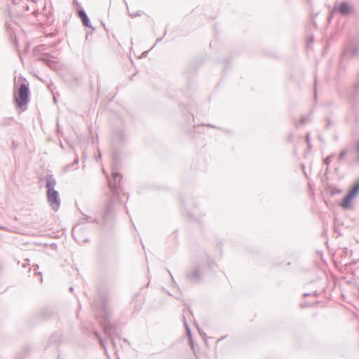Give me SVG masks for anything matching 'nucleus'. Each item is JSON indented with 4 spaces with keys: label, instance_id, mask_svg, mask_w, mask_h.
<instances>
[{
    "label": "nucleus",
    "instance_id": "a211bd4d",
    "mask_svg": "<svg viewBox=\"0 0 359 359\" xmlns=\"http://www.w3.org/2000/svg\"><path fill=\"white\" fill-rule=\"evenodd\" d=\"M351 53L352 55H359V45L353 46L351 49Z\"/></svg>",
    "mask_w": 359,
    "mask_h": 359
},
{
    "label": "nucleus",
    "instance_id": "bb28decb",
    "mask_svg": "<svg viewBox=\"0 0 359 359\" xmlns=\"http://www.w3.org/2000/svg\"><path fill=\"white\" fill-rule=\"evenodd\" d=\"M354 88L355 89V91H358L359 90V84L358 83H355L354 85Z\"/></svg>",
    "mask_w": 359,
    "mask_h": 359
},
{
    "label": "nucleus",
    "instance_id": "f704fd0d",
    "mask_svg": "<svg viewBox=\"0 0 359 359\" xmlns=\"http://www.w3.org/2000/svg\"><path fill=\"white\" fill-rule=\"evenodd\" d=\"M301 306H302V307H306V304L305 303H303V304H302V305H301Z\"/></svg>",
    "mask_w": 359,
    "mask_h": 359
},
{
    "label": "nucleus",
    "instance_id": "ea45409f",
    "mask_svg": "<svg viewBox=\"0 0 359 359\" xmlns=\"http://www.w3.org/2000/svg\"><path fill=\"white\" fill-rule=\"evenodd\" d=\"M198 332H200V334L202 335V332H201V330L199 328H198Z\"/></svg>",
    "mask_w": 359,
    "mask_h": 359
},
{
    "label": "nucleus",
    "instance_id": "423d86ee",
    "mask_svg": "<svg viewBox=\"0 0 359 359\" xmlns=\"http://www.w3.org/2000/svg\"><path fill=\"white\" fill-rule=\"evenodd\" d=\"M333 10L344 16L353 14L355 11L354 7L347 1H341L338 5H335Z\"/></svg>",
    "mask_w": 359,
    "mask_h": 359
},
{
    "label": "nucleus",
    "instance_id": "ddd939ff",
    "mask_svg": "<svg viewBox=\"0 0 359 359\" xmlns=\"http://www.w3.org/2000/svg\"><path fill=\"white\" fill-rule=\"evenodd\" d=\"M311 121V114H306L302 116L300 119V123L302 125H304L306 123H309Z\"/></svg>",
    "mask_w": 359,
    "mask_h": 359
},
{
    "label": "nucleus",
    "instance_id": "b1692460",
    "mask_svg": "<svg viewBox=\"0 0 359 359\" xmlns=\"http://www.w3.org/2000/svg\"><path fill=\"white\" fill-rule=\"evenodd\" d=\"M130 15L131 17L134 18V17H136V16H140V15H141V14H140L139 12H137V13H130Z\"/></svg>",
    "mask_w": 359,
    "mask_h": 359
},
{
    "label": "nucleus",
    "instance_id": "c756f323",
    "mask_svg": "<svg viewBox=\"0 0 359 359\" xmlns=\"http://www.w3.org/2000/svg\"><path fill=\"white\" fill-rule=\"evenodd\" d=\"M340 192H341V191H340V190H338V189H334V190L332 191V194H336V193H340Z\"/></svg>",
    "mask_w": 359,
    "mask_h": 359
},
{
    "label": "nucleus",
    "instance_id": "a19ab883",
    "mask_svg": "<svg viewBox=\"0 0 359 359\" xmlns=\"http://www.w3.org/2000/svg\"><path fill=\"white\" fill-rule=\"evenodd\" d=\"M14 4H16V0H11Z\"/></svg>",
    "mask_w": 359,
    "mask_h": 359
},
{
    "label": "nucleus",
    "instance_id": "79ce46f5",
    "mask_svg": "<svg viewBox=\"0 0 359 359\" xmlns=\"http://www.w3.org/2000/svg\"><path fill=\"white\" fill-rule=\"evenodd\" d=\"M161 40V39H158L156 40V42H158V41H160Z\"/></svg>",
    "mask_w": 359,
    "mask_h": 359
},
{
    "label": "nucleus",
    "instance_id": "c85d7f7f",
    "mask_svg": "<svg viewBox=\"0 0 359 359\" xmlns=\"http://www.w3.org/2000/svg\"><path fill=\"white\" fill-rule=\"evenodd\" d=\"M187 215L190 217V218H194V215L191 213H189V212H187Z\"/></svg>",
    "mask_w": 359,
    "mask_h": 359
},
{
    "label": "nucleus",
    "instance_id": "e433bc0d",
    "mask_svg": "<svg viewBox=\"0 0 359 359\" xmlns=\"http://www.w3.org/2000/svg\"><path fill=\"white\" fill-rule=\"evenodd\" d=\"M97 157H98L99 158H101V154H100V153H99V154H98Z\"/></svg>",
    "mask_w": 359,
    "mask_h": 359
},
{
    "label": "nucleus",
    "instance_id": "f8f14e48",
    "mask_svg": "<svg viewBox=\"0 0 359 359\" xmlns=\"http://www.w3.org/2000/svg\"><path fill=\"white\" fill-rule=\"evenodd\" d=\"M183 323H184V325L185 327V329H186V331H187V333L188 334V336L189 337V341L190 343H192V334H191V328L187 321V319H186V317L185 316H183Z\"/></svg>",
    "mask_w": 359,
    "mask_h": 359
},
{
    "label": "nucleus",
    "instance_id": "7ed1b4c3",
    "mask_svg": "<svg viewBox=\"0 0 359 359\" xmlns=\"http://www.w3.org/2000/svg\"><path fill=\"white\" fill-rule=\"evenodd\" d=\"M29 84L21 83L16 93H14V99L16 105L19 108L26 106L29 102Z\"/></svg>",
    "mask_w": 359,
    "mask_h": 359
},
{
    "label": "nucleus",
    "instance_id": "6e6552de",
    "mask_svg": "<svg viewBox=\"0 0 359 359\" xmlns=\"http://www.w3.org/2000/svg\"><path fill=\"white\" fill-rule=\"evenodd\" d=\"M126 142V135L123 129L120 128L115 130L111 136V145L116 149L119 144Z\"/></svg>",
    "mask_w": 359,
    "mask_h": 359
},
{
    "label": "nucleus",
    "instance_id": "9b49d317",
    "mask_svg": "<svg viewBox=\"0 0 359 359\" xmlns=\"http://www.w3.org/2000/svg\"><path fill=\"white\" fill-rule=\"evenodd\" d=\"M341 210L346 211L354 208L355 203H336Z\"/></svg>",
    "mask_w": 359,
    "mask_h": 359
},
{
    "label": "nucleus",
    "instance_id": "20e7f679",
    "mask_svg": "<svg viewBox=\"0 0 359 359\" xmlns=\"http://www.w3.org/2000/svg\"><path fill=\"white\" fill-rule=\"evenodd\" d=\"M46 188L47 189L48 202H60L59 193L55 189L56 181L53 175H46L45 177Z\"/></svg>",
    "mask_w": 359,
    "mask_h": 359
},
{
    "label": "nucleus",
    "instance_id": "1a4fd4ad",
    "mask_svg": "<svg viewBox=\"0 0 359 359\" xmlns=\"http://www.w3.org/2000/svg\"><path fill=\"white\" fill-rule=\"evenodd\" d=\"M359 193V180L353 186L348 193L343 197L341 202H351Z\"/></svg>",
    "mask_w": 359,
    "mask_h": 359
},
{
    "label": "nucleus",
    "instance_id": "58836bf2",
    "mask_svg": "<svg viewBox=\"0 0 359 359\" xmlns=\"http://www.w3.org/2000/svg\"><path fill=\"white\" fill-rule=\"evenodd\" d=\"M83 241H84V242H87V241H88V239H87V238H84Z\"/></svg>",
    "mask_w": 359,
    "mask_h": 359
},
{
    "label": "nucleus",
    "instance_id": "c03bdc74",
    "mask_svg": "<svg viewBox=\"0 0 359 359\" xmlns=\"http://www.w3.org/2000/svg\"><path fill=\"white\" fill-rule=\"evenodd\" d=\"M26 264H22V266L23 267H25Z\"/></svg>",
    "mask_w": 359,
    "mask_h": 359
},
{
    "label": "nucleus",
    "instance_id": "473e14b6",
    "mask_svg": "<svg viewBox=\"0 0 359 359\" xmlns=\"http://www.w3.org/2000/svg\"><path fill=\"white\" fill-rule=\"evenodd\" d=\"M311 293H304V296L306 297V296H309V295H311Z\"/></svg>",
    "mask_w": 359,
    "mask_h": 359
},
{
    "label": "nucleus",
    "instance_id": "0eeeda50",
    "mask_svg": "<svg viewBox=\"0 0 359 359\" xmlns=\"http://www.w3.org/2000/svg\"><path fill=\"white\" fill-rule=\"evenodd\" d=\"M112 179L108 181L109 187L113 195L118 194L119 189V182L122 180V175L118 172L114 171L111 175Z\"/></svg>",
    "mask_w": 359,
    "mask_h": 359
},
{
    "label": "nucleus",
    "instance_id": "aec40b11",
    "mask_svg": "<svg viewBox=\"0 0 359 359\" xmlns=\"http://www.w3.org/2000/svg\"><path fill=\"white\" fill-rule=\"evenodd\" d=\"M306 142H307V144H308V147L309 148H311V144H310V133H308L306 135Z\"/></svg>",
    "mask_w": 359,
    "mask_h": 359
},
{
    "label": "nucleus",
    "instance_id": "37998d69",
    "mask_svg": "<svg viewBox=\"0 0 359 359\" xmlns=\"http://www.w3.org/2000/svg\"><path fill=\"white\" fill-rule=\"evenodd\" d=\"M310 39H311V41H313V36H311Z\"/></svg>",
    "mask_w": 359,
    "mask_h": 359
},
{
    "label": "nucleus",
    "instance_id": "412c9836",
    "mask_svg": "<svg viewBox=\"0 0 359 359\" xmlns=\"http://www.w3.org/2000/svg\"><path fill=\"white\" fill-rule=\"evenodd\" d=\"M331 162V156H328L327 157L325 160H324V163L326 165H329Z\"/></svg>",
    "mask_w": 359,
    "mask_h": 359
},
{
    "label": "nucleus",
    "instance_id": "4468645a",
    "mask_svg": "<svg viewBox=\"0 0 359 359\" xmlns=\"http://www.w3.org/2000/svg\"><path fill=\"white\" fill-rule=\"evenodd\" d=\"M80 231H81L80 229L77 228V227H74L72 229V234L74 236L76 241H78V242H81V241L80 238H79V234L81 233Z\"/></svg>",
    "mask_w": 359,
    "mask_h": 359
},
{
    "label": "nucleus",
    "instance_id": "f257e3e1",
    "mask_svg": "<svg viewBox=\"0 0 359 359\" xmlns=\"http://www.w3.org/2000/svg\"><path fill=\"white\" fill-rule=\"evenodd\" d=\"M99 303V308L102 314L103 321L101 323L103 328L104 334L109 337L110 339L111 344L113 346H115L114 338V336L116 334V330L114 327H113L110 324V316H111V310L109 306V297H102L100 299Z\"/></svg>",
    "mask_w": 359,
    "mask_h": 359
},
{
    "label": "nucleus",
    "instance_id": "f3484780",
    "mask_svg": "<svg viewBox=\"0 0 359 359\" xmlns=\"http://www.w3.org/2000/svg\"><path fill=\"white\" fill-rule=\"evenodd\" d=\"M136 300H137V302H140V305L135 306V309L136 310H139V309H140V308H139V307H140V306L142 305V297H141V296H140V295H137V296H135V297L134 298L133 302H135V301H136Z\"/></svg>",
    "mask_w": 359,
    "mask_h": 359
},
{
    "label": "nucleus",
    "instance_id": "4be33fe9",
    "mask_svg": "<svg viewBox=\"0 0 359 359\" xmlns=\"http://www.w3.org/2000/svg\"><path fill=\"white\" fill-rule=\"evenodd\" d=\"M314 100H317V92H316V79L315 80V85H314Z\"/></svg>",
    "mask_w": 359,
    "mask_h": 359
},
{
    "label": "nucleus",
    "instance_id": "72a5a7b5",
    "mask_svg": "<svg viewBox=\"0 0 359 359\" xmlns=\"http://www.w3.org/2000/svg\"><path fill=\"white\" fill-rule=\"evenodd\" d=\"M313 295H315V296H316V295L318 294L317 291H314V292H313Z\"/></svg>",
    "mask_w": 359,
    "mask_h": 359
},
{
    "label": "nucleus",
    "instance_id": "39448f33",
    "mask_svg": "<svg viewBox=\"0 0 359 359\" xmlns=\"http://www.w3.org/2000/svg\"><path fill=\"white\" fill-rule=\"evenodd\" d=\"M114 217V208L113 203H108L104 212L101 215V218H97V222L100 224H107L113 221Z\"/></svg>",
    "mask_w": 359,
    "mask_h": 359
},
{
    "label": "nucleus",
    "instance_id": "393cba45",
    "mask_svg": "<svg viewBox=\"0 0 359 359\" xmlns=\"http://www.w3.org/2000/svg\"><path fill=\"white\" fill-rule=\"evenodd\" d=\"M168 271L169 274H170V276H171V279H172V284H176V282L175 281L174 278H173V276H172V275L171 272H170L169 270H168Z\"/></svg>",
    "mask_w": 359,
    "mask_h": 359
},
{
    "label": "nucleus",
    "instance_id": "6ab92c4d",
    "mask_svg": "<svg viewBox=\"0 0 359 359\" xmlns=\"http://www.w3.org/2000/svg\"><path fill=\"white\" fill-rule=\"evenodd\" d=\"M50 205L54 212H57L60 208V203H50Z\"/></svg>",
    "mask_w": 359,
    "mask_h": 359
},
{
    "label": "nucleus",
    "instance_id": "7c9ffc66",
    "mask_svg": "<svg viewBox=\"0 0 359 359\" xmlns=\"http://www.w3.org/2000/svg\"><path fill=\"white\" fill-rule=\"evenodd\" d=\"M205 126H208V127H210V128H216V126H213L212 124H206Z\"/></svg>",
    "mask_w": 359,
    "mask_h": 359
},
{
    "label": "nucleus",
    "instance_id": "c9c22d12",
    "mask_svg": "<svg viewBox=\"0 0 359 359\" xmlns=\"http://www.w3.org/2000/svg\"><path fill=\"white\" fill-rule=\"evenodd\" d=\"M110 202H116V198H113Z\"/></svg>",
    "mask_w": 359,
    "mask_h": 359
},
{
    "label": "nucleus",
    "instance_id": "2f4dec72",
    "mask_svg": "<svg viewBox=\"0 0 359 359\" xmlns=\"http://www.w3.org/2000/svg\"><path fill=\"white\" fill-rule=\"evenodd\" d=\"M38 268H39V266H38V265L34 266V272H35L36 273H37V272H36V269H38Z\"/></svg>",
    "mask_w": 359,
    "mask_h": 359
},
{
    "label": "nucleus",
    "instance_id": "cd10ccee",
    "mask_svg": "<svg viewBox=\"0 0 359 359\" xmlns=\"http://www.w3.org/2000/svg\"><path fill=\"white\" fill-rule=\"evenodd\" d=\"M78 163H79V158H76L74 160V163H72V165H77V164H78Z\"/></svg>",
    "mask_w": 359,
    "mask_h": 359
},
{
    "label": "nucleus",
    "instance_id": "a878e982",
    "mask_svg": "<svg viewBox=\"0 0 359 359\" xmlns=\"http://www.w3.org/2000/svg\"><path fill=\"white\" fill-rule=\"evenodd\" d=\"M292 140H293V135H292V134H290L289 136H288L289 142H292Z\"/></svg>",
    "mask_w": 359,
    "mask_h": 359
},
{
    "label": "nucleus",
    "instance_id": "f03ea898",
    "mask_svg": "<svg viewBox=\"0 0 359 359\" xmlns=\"http://www.w3.org/2000/svg\"><path fill=\"white\" fill-rule=\"evenodd\" d=\"M212 269V264L208 262H201L194 265V268L185 273L187 280L191 283H198L204 274Z\"/></svg>",
    "mask_w": 359,
    "mask_h": 359
},
{
    "label": "nucleus",
    "instance_id": "4c0bfd02",
    "mask_svg": "<svg viewBox=\"0 0 359 359\" xmlns=\"http://www.w3.org/2000/svg\"><path fill=\"white\" fill-rule=\"evenodd\" d=\"M73 290H74L73 287H70L69 290L73 291Z\"/></svg>",
    "mask_w": 359,
    "mask_h": 359
},
{
    "label": "nucleus",
    "instance_id": "dca6fc26",
    "mask_svg": "<svg viewBox=\"0 0 359 359\" xmlns=\"http://www.w3.org/2000/svg\"><path fill=\"white\" fill-rule=\"evenodd\" d=\"M348 149H343L339 154L338 160L339 161H341L345 157V156L348 154Z\"/></svg>",
    "mask_w": 359,
    "mask_h": 359
},
{
    "label": "nucleus",
    "instance_id": "5701e85b",
    "mask_svg": "<svg viewBox=\"0 0 359 359\" xmlns=\"http://www.w3.org/2000/svg\"><path fill=\"white\" fill-rule=\"evenodd\" d=\"M95 334L96 335V337H97V339H99L100 341V344L104 348V344H103V341H102V339L100 338L97 332H95Z\"/></svg>",
    "mask_w": 359,
    "mask_h": 359
},
{
    "label": "nucleus",
    "instance_id": "2eb2a0df",
    "mask_svg": "<svg viewBox=\"0 0 359 359\" xmlns=\"http://www.w3.org/2000/svg\"><path fill=\"white\" fill-rule=\"evenodd\" d=\"M39 60L43 62L50 67H52V65H53V61L49 60L48 56L41 57L39 58Z\"/></svg>",
    "mask_w": 359,
    "mask_h": 359
},
{
    "label": "nucleus",
    "instance_id": "9d476101",
    "mask_svg": "<svg viewBox=\"0 0 359 359\" xmlns=\"http://www.w3.org/2000/svg\"><path fill=\"white\" fill-rule=\"evenodd\" d=\"M78 15L81 18L82 23L85 27H87L89 28L92 27V24L90 22V20L88 15L86 14V11L83 9H81L78 11Z\"/></svg>",
    "mask_w": 359,
    "mask_h": 359
}]
</instances>
